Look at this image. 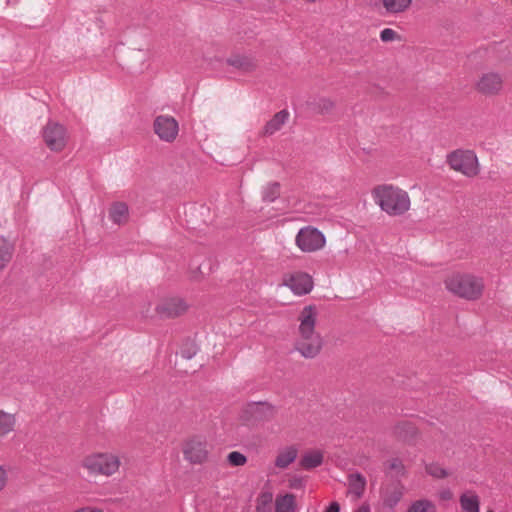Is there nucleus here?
Segmentation results:
<instances>
[{
	"instance_id": "1",
	"label": "nucleus",
	"mask_w": 512,
	"mask_h": 512,
	"mask_svg": "<svg viewBox=\"0 0 512 512\" xmlns=\"http://www.w3.org/2000/svg\"><path fill=\"white\" fill-rule=\"evenodd\" d=\"M319 312L315 305L305 306L297 316V329L294 350L305 359H314L320 355L325 341L316 329Z\"/></svg>"
},
{
	"instance_id": "2",
	"label": "nucleus",
	"mask_w": 512,
	"mask_h": 512,
	"mask_svg": "<svg viewBox=\"0 0 512 512\" xmlns=\"http://www.w3.org/2000/svg\"><path fill=\"white\" fill-rule=\"evenodd\" d=\"M374 202L389 216H402L410 210L411 200L407 191L393 184H380L371 192Z\"/></svg>"
},
{
	"instance_id": "3",
	"label": "nucleus",
	"mask_w": 512,
	"mask_h": 512,
	"mask_svg": "<svg viewBox=\"0 0 512 512\" xmlns=\"http://www.w3.org/2000/svg\"><path fill=\"white\" fill-rule=\"evenodd\" d=\"M444 285L451 294L468 301L480 299L485 289L483 277L460 271L450 273Z\"/></svg>"
},
{
	"instance_id": "4",
	"label": "nucleus",
	"mask_w": 512,
	"mask_h": 512,
	"mask_svg": "<svg viewBox=\"0 0 512 512\" xmlns=\"http://www.w3.org/2000/svg\"><path fill=\"white\" fill-rule=\"evenodd\" d=\"M120 465L119 456L110 452H94L81 461V467L91 476H112L118 472Z\"/></svg>"
},
{
	"instance_id": "5",
	"label": "nucleus",
	"mask_w": 512,
	"mask_h": 512,
	"mask_svg": "<svg viewBox=\"0 0 512 512\" xmlns=\"http://www.w3.org/2000/svg\"><path fill=\"white\" fill-rule=\"evenodd\" d=\"M447 163L451 169L473 178L479 174V163L476 154L470 150H455L447 155Z\"/></svg>"
},
{
	"instance_id": "6",
	"label": "nucleus",
	"mask_w": 512,
	"mask_h": 512,
	"mask_svg": "<svg viewBox=\"0 0 512 512\" xmlns=\"http://www.w3.org/2000/svg\"><path fill=\"white\" fill-rule=\"evenodd\" d=\"M42 138L51 151L61 152L68 143L69 133L63 124L49 120L42 128Z\"/></svg>"
},
{
	"instance_id": "7",
	"label": "nucleus",
	"mask_w": 512,
	"mask_h": 512,
	"mask_svg": "<svg viewBox=\"0 0 512 512\" xmlns=\"http://www.w3.org/2000/svg\"><path fill=\"white\" fill-rule=\"evenodd\" d=\"M296 246L305 253L321 250L326 244L324 234L313 226L301 228L295 237Z\"/></svg>"
},
{
	"instance_id": "8",
	"label": "nucleus",
	"mask_w": 512,
	"mask_h": 512,
	"mask_svg": "<svg viewBox=\"0 0 512 512\" xmlns=\"http://www.w3.org/2000/svg\"><path fill=\"white\" fill-rule=\"evenodd\" d=\"M275 408L267 402H251L241 412V420L248 425H257L273 419Z\"/></svg>"
},
{
	"instance_id": "9",
	"label": "nucleus",
	"mask_w": 512,
	"mask_h": 512,
	"mask_svg": "<svg viewBox=\"0 0 512 512\" xmlns=\"http://www.w3.org/2000/svg\"><path fill=\"white\" fill-rule=\"evenodd\" d=\"M153 129L160 140L172 143L178 136L179 123L169 115H159L154 119Z\"/></svg>"
},
{
	"instance_id": "10",
	"label": "nucleus",
	"mask_w": 512,
	"mask_h": 512,
	"mask_svg": "<svg viewBox=\"0 0 512 512\" xmlns=\"http://www.w3.org/2000/svg\"><path fill=\"white\" fill-rule=\"evenodd\" d=\"M475 87L477 91L486 96L497 95L503 88V77L495 71H488L479 77Z\"/></svg>"
},
{
	"instance_id": "11",
	"label": "nucleus",
	"mask_w": 512,
	"mask_h": 512,
	"mask_svg": "<svg viewBox=\"0 0 512 512\" xmlns=\"http://www.w3.org/2000/svg\"><path fill=\"white\" fill-rule=\"evenodd\" d=\"M283 284L298 296L308 294L314 285L312 277L305 272H294L286 275Z\"/></svg>"
},
{
	"instance_id": "12",
	"label": "nucleus",
	"mask_w": 512,
	"mask_h": 512,
	"mask_svg": "<svg viewBox=\"0 0 512 512\" xmlns=\"http://www.w3.org/2000/svg\"><path fill=\"white\" fill-rule=\"evenodd\" d=\"M185 460L192 464L203 463L208 456L206 442L200 438H191L183 446Z\"/></svg>"
},
{
	"instance_id": "13",
	"label": "nucleus",
	"mask_w": 512,
	"mask_h": 512,
	"mask_svg": "<svg viewBox=\"0 0 512 512\" xmlns=\"http://www.w3.org/2000/svg\"><path fill=\"white\" fill-rule=\"evenodd\" d=\"M187 309L186 303L180 298H169L163 300L157 307V313L164 318L177 317Z\"/></svg>"
},
{
	"instance_id": "14",
	"label": "nucleus",
	"mask_w": 512,
	"mask_h": 512,
	"mask_svg": "<svg viewBox=\"0 0 512 512\" xmlns=\"http://www.w3.org/2000/svg\"><path fill=\"white\" fill-rule=\"evenodd\" d=\"M290 113L284 109L277 112L264 126L262 134L271 136L279 131L289 120Z\"/></svg>"
},
{
	"instance_id": "15",
	"label": "nucleus",
	"mask_w": 512,
	"mask_h": 512,
	"mask_svg": "<svg viewBox=\"0 0 512 512\" xmlns=\"http://www.w3.org/2000/svg\"><path fill=\"white\" fill-rule=\"evenodd\" d=\"M110 220L117 225H123L128 222L129 208L124 202H115L109 209Z\"/></svg>"
},
{
	"instance_id": "16",
	"label": "nucleus",
	"mask_w": 512,
	"mask_h": 512,
	"mask_svg": "<svg viewBox=\"0 0 512 512\" xmlns=\"http://www.w3.org/2000/svg\"><path fill=\"white\" fill-rule=\"evenodd\" d=\"M366 488V479L360 473H353L348 476V492L356 499L363 496Z\"/></svg>"
},
{
	"instance_id": "17",
	"label": "nucleus",
	"mask_w": 512,
	"mask_h": 512,
	"mask_svg": "<svg viewBox=\"0 0 512 512\" xmlns=\"http://www.w3.org/2000/svg\"><path fill=\"white\" fill-rule=\"evenodd\" d=\"M17 425V416L0 409V437L4 438L14 432Z\"/></svg>"
},
{
	"instance_id": "18",
	"label": "nucleus",
	"mask_w": 512,
	"mask_h": 512,
	"mask_svg": "<svg viewBox=\"0 0 512 512\" xmlns=\"http://www.w3.org/2000/svg\"><path fill=\"white\" fill-rule=\"evenodd\" d=\"M298 455V450L294 446H288L280 450L275 458V466L280 469L287 468L293 463Z\"/></svg>"
},
{
	"instance_id": "19",
	"label": "nucleus",
	"mask_w": 512,
	"mask_h": 512,
	"mask_svg": "<svg viewBox=\"0 0 512 512\" xmlns=\"http://www.w3.org/2000/svg\"><path fill=\"white\" fill-rule=\"evenodd\" d=\"M15 246L5 237L0 238V272L4 270L13 258Z\"/></svg>"
},
{
	"instance_id": "20",
	"label": "nucleus",
	"mask_w": 512,
	"mask_h": 512,
	"mask_svg": "<svg viewBox=\"0 0 512 512\" xmlns=\"http://www.w3.org/2000/svg\"><path fill=\"white\" fill-rule=\"evenodd\" d=\"M381 2L388 15L403 13L407 11L412 4V0H381Z\"/></svg>"
},
{
	"instance_id": "21",
	"label": "nucleus",
	"mask_w": 512,
	"mask_h": 512,
	"mask_svg": "<svg viewBox=\"0 0 512 512\" xmlns=\"http://www.w3.org/2000/svg\"><path fill=\"white\" fill-rule=\"evenodd\" d=\"M322 462H323V454L318 450H312V451L306 452L302 456V458L300 460V465L304 469L309 470V469L320 466L322 464Z\"/></svg>"
},
{
	"instance_id": "22",
	"label": "nucleus",
	"mask_w": 512,
	"mask_h": 512,
	"mask_svg": "<svg viewBox=\"0 0 512 512\" xmlns=\"http://www.w3.org/2000/svg\"><path fill=\"white\" fill-rule=\"evenodd\" d=\"M280 183L269 182L261 189V198L263 202L272 203L280 196Z\"/></svg>"
},
{
	"instance_id": "23",
	"label": "nucleus",
	"mask_w": 512,
	"mask_h": 512,
	"mask_svg": "<svg viewBox=\"0 0 512 512\" xmlns=\"http://www.w3.org/2000/svg\"><path fill=\"white\" fill-rule=\"evenodd\" d=\"M461 508L465 512H479V498L473 492H466L460 497Z\"/></svg>"
},
{
	"instance_id": "24",
	"label": "nucleus",
	"mask_w": 512,
	"mask_h": 512,
	"mask_svg": "<svg viewBox=\"0 0 512 512\" xmlns=\"http://www.w3.org/2000/svg\"><path fill=\"white\" fill-rule=\"evenodd\" d=\"M295 509V497L293 494L277 496L275 500V512H293Z\"/></svg>"
},
{
	"instance_id": "25",
	"label": "nucleus",
	"mask_w": 512,
	"mask_h": 512,
	"mask_svg": "<svg viewBox=\"0 0 512 512\" xmlns=\"http://www.w3.org/2000/svg\"><path fill=\"white\" fill-rule=\"evenodd\" d=\"M273 493L269 490L262 491L256 499V512H271Z\"/></svg>"
},
{
	"instance_id": "26",
	"label": "nucleus",
	"mask_w": 512,
	"mask_h": 512,
	"mask_svg": "<svg viewBox=\"0 0 512 512\" xmlns=\"http://www.w3.org/2000/svg\"><path fill=\"white\" fill-rule=\"evenodd\" d=\"M228 63L236 68L242 69L244 71L253 70L255 64L253 61L244 56H235L228 60Z\"/></svg>"
},
{
	"instance_id": "27",
	"label": "nucleus",
	"mask_w": 512,
	"mask_h": 512,
	"mask_svg": "<svg viewBox=\"0 0 512 512\" xmlns=\"http://www.w3.org/2000/svg\"><path fill=\"white\" fill-rule=\"evenodd\" d=\"M425 471L435 479H443L449 476V472L438 463L426 464Z\"/></svg>"
},
{
	"instance_id": "28",
	"label": "nucleus",
	"mask_w": 512,
	"mask_h": 512,
	"mask_svg": "<svg viewBox=\"0 0 512 512\" xmlns=\"http://www.w3.org/2000/svg\"><path fill=\"white\" fill-rule=\"evenodd\" d=\"M402 496H403L402 490L400 488H394L393 490L387 492L384 495V497H383L384 504L390 508H393L401 500Z\"/></svg>"
},
{
	"instance_id": "29",
	"label": "nucleus",
	"mask_w": 512,
	"mask_h": 512,
	"mask_svg": "<svg viewBox=\"0 0 512 512\" xmlns=\"http://www.w3.org/2000/svg\"><path fill=\"white\" fill-rule=\"evenodd\" d=\"M430 509H434L433 503L429 500L421 499L413 502L407 512H430Z\"/></svg>"
},
{
	"instance_id": "30",
	"label": "nucleus",
	"mask_w": 512,
	"mask_h": 512,
	"mask_svg": "<svg viewBox=\"0 0 512 512\" xmlns=\"http://www.w3.org/2000/svg\"><path fill=\"white\" fill-rule=\"evenodd\" d=\"M315 109L322 114L329 113L334 108V102L329 98H319L314 102Z\"/></svg>"
},
{
	"instance_id": "31",
	"label": "nucleus",
	"mask_w": 512,
	"mask_h": 512,
	"mask_svg": "<svg viewBox=\"0 0 512 512\" xmlns=\"http://www.w3.org/2000/svg\"><path fill=\"white\" fill-rule=\"evenodd\" d=\"M396 429V433L398 434V436L403 438L404 440H408L409 438L416 435L415 427L409 423H403L401 425H398Z\"/></svg>"
},
{
	"instance_id": "32",
	"label": "nucleus",
	"mask_w": 512,
	"mask_h": 512,
	"mask_svg": "<svg viewBox=\"0 0 512 512\" xmlns=\"http://www.w3.org/2000/svg\"><path fill=\"white\" fill-rule=\"evenodd\" d=\"M227 460L232 466H243L247 462L246 456L238 451L230 452L227 456Z\"/></svg>"
},
{
	"instance_id": "33",
	"label": "nucleus",
	"mask_w": 512,
	"mask_h": 512,
	"mask_svg": "<svg viewBox=\"0 0 512 512\" xmlns=\"http://www.w3.org/2000/svg\"><path fill=\"white\" fill-rule=\"evenodd\" d=\"M380 39L382 42H392L400 40V36L397 32L391 28H385L380 32Z\"/></svg>"
},
{
	"instance_id": "34",
	"label": "nucleus",
	"mask_w": 512,
	"mask_h": 512,
	"mask_svg": "<svg viewBox=\"0 0 512 512\" xmlns=\"http://www.w3.org/2000/svg\"><path fill=\"white\" fill-rule=\"evenodd\" d=\"M9 483V470L6 465L0 464V494L6 489Z\"/></svg>"
},
{
	"instance_id": "35",
	"label": "nucleus",
	"mask_w": 512,
	"mask_h": 512,
	"mask_svg": "<svg viewBox=\"0 0 512 512\" xmlns=\"http://www.w3.org/2000/svg\"><path fill=\"white\" fill-rule=\"evenodd\" d=\"M389 469L394 470L397 473L404 474V465L398 458H394L389 462Z\"/></svg>"
},
{
	"instance_id": "36",
	"label": "nucleus",
	"mask_w": 512,
	"mask_h": 512,
	"mask_svg": "<svg viewBox=\"0 0 512 512\" xmlns=\"http://www.w3.org/2000/svg\"><path fill=\"white\" fill-rule=\"evenodd\" d=\"M196 354L195 347L191 345V348H182L181 356L185 359H191Z\"/></svg>"
},
{
	"instance_id": "37",
	"label": "nucleus",
	"mask_w": 512,
	"mask_h": 512,
	"mask_svg": "<svg viewBox=\"0 0 512 512\" xmlns=\"http://www.w3.org/2000/svg\"><path fill=\"white\" fill-rule=\"evenodd\" d=\"M439 497L441 500L448 501L452 499L453 494L450 489H443L439 492Z\"/></svg>"
},
{
	"instance_id": "38",
	"label": "nucleus",
	"mask_w": 512,
	"mask_h": 512,
	"mask_svg": "<svg viewBox=\"0 0 512 512\" xmlns=\"http://www.w3.org/2000/svg\"><path fill=\"white\" fill-rule=\"evenodd\" d=\"M355 512H370V508L367 505H362L359 509H357Z\"/></svg>"
}]
</instances>
